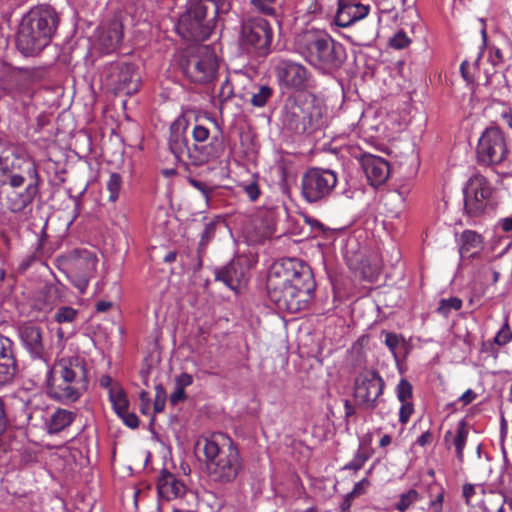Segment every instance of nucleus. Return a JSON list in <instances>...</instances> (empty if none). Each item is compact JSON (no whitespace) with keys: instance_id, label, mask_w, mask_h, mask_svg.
<instances>
[{"instance_id":"obj_6","label":"nucleus","mask_w":512,"mask_h":512,"mask_svg":"<svg viewBox=\"0 0 512 512\" xmlns=\"http://www.w3.org/2000/svg\"><path fill=\"white\" fill-rule=\"evenodd\" d=\"M47 368V391L61 402H75L88 389L86 359L80 355L62 356Z\"/></svg>"},{"instance_id":"obj_40","label":"nucleus","mask_w":512,"mask_h":512,"mask_svg":"<svg viewBox=\"0 0 512 512\" xmlns=\"http://www.w3.org/2000/svg\"><path fill=\"white\" fill-rule=\"evenodd\" d=\"M462 307V300L458 297L442 299L437 308V312L443 316H448L452 310L458 311Z\"/></svg>"},{"instance_id":"obj_2","label":"nucleus","mask_w":512,"mask_h":512,"mask_svg":"<svg viewBox=\"0 0 512 512\" xmlns=\"http://www.w3.org/2000/svg\"><path fill=\"white\" fill-rule=\"evenodd\" d=\"M4 191L7 208L12 213L24 211L39 192L40 175L36 162L20 147L0 141V186Z\"/></svg>"},{"instance_id":"obj_31","label":"nucleus","mask_w":512,"mask_h":512,"mask_svg":"<svg viewBox=\"0 0 512 512\" xmlns=\"http://www.w3.org/2000/svg\"><path fill=\"white\" fill-rule=\"evenodd\" d=\"M273 94L274 90L269 85L254 86L250 92V103L254 107H264Z\"/></svg>"},{"instance_id":"obj_13","label":"nucleus","mask_w":512,"mask_h":512,"mask_svg":"<svg viewBox=\"0 0 512 512\" xmlns=\"http://www.w3.org/2000/svg\"><path fill=\"white\" fill-rule=\"evenodd\" d=\"M385 382L375 370L360 373L354 382V398L359 408L374 410L380 403Z\"/></svg>"},{"instance_id":"obj_46","label":"nucleus","mask_w":512,"mask_h":512,"mask_svg":"<svg viewBox=\"0 0 512 512\" xmlns=\"http://www.w3.org/2000/svg\"><path fill=\"white\" fill-rule=\"evenodd\" d=\"M167 395L164 387L161 384L155 386V399L153 409L155 413H160L165 408Z\"/></svg>"},{"instance_id":"obj_12","label":"nucleus","mask_w":512,"mask_h":512,"mask_svg":"<svg viewBox=\"0 0 512 512\" xmlns=\"http://www.w3.org/2000/svg\"><path fill=\"white\" fill-rule=\"evenodd\" d=\"M493 188L481 174H473L463 188L464 210L469 217H477L491 204Z\"/></svg>"},{"instance_id":"obj_38","label":"nucleus","mask_w":512,"mask_h":512,"mask_svg":"<svg viewBox=\"0 0 512 512\" xmlns=\"http://www.w3.org/2000/svg\"><path fill=\"white\" fill-rule=\"evenodd\" d=\"M122 187V177L118 173H112L106 183V189L109 193L108 200L116 202L119 198Z\"/></svg>"},{"instance_id":"obj_36","label":"nucleus","mask_w":512,"mask_h":512,"mask_svg":"<svg viewBox=\"0 0 512 512\" xmlns=\"http://www.w3.org/2000/svg\"><path fill=\"white\" fill-rule=\"evenodd\" d=\"M65 286L60 282L46 284L44 296L49 303L61 302L65 296Z\"/></svg>"},{"instance_id":"obj_30","label":"nucleus","mask_w":512,"mask_h":512,"mask_svg":"<svg viewBox=\"0 0 512 512\" xmlns=\"http://www.w3.org/2000/svg\"><path fill=\"white\" fill-rule=\"evenodd\" d=\"M385 336L384 344L392 353L396 362L399 361L400 352L407 346L405 338L401 334L394 332L382 331Z\"/></svg>"},{"instance_id":"obj_37","label":"nucleus","mask_w":512,"mask_h":512,"mask_svg":"<svg viewBox=\"0 0 512 512\" xmlns=\"http://www.w3.org/2000/svg\"><path fill=\"white\" fill-rule=\"evenodd\" d=\"M78 310L70 306H61L54 314V320L58 324H68L76 321L78 317Z\"/></svg>"},{"instance_id":"obj_23","label":"nucleus","mask_w":512,"mask_h":512,"mask_svg":"<svg viewBox=\"0 0 512 512\" xmlns=\"http://www.w3.org/2000/svg\"><path fill=\"white\" fill-rule=\"evenodd\" d=\"M305 119V104L292 103L285 106L282 114V123L290 132L304 135L306 130L304 125Z\"/></svg>"},{"instance_id":"obj_27","label":"nucleus","mask_w":512,"mask_h":512,"mask_svg":"<svg viewBox=\"0 0 512 512\" xmlns=\"http://www.w3.org/2000/svg\"><path fill=\"white\" fill-rule=\"evenodd\" d=\"M75 418V412L63 408H57L46 420V430L51 435L58 434L68 428L74 422Z\"/></svg>"},{"instance_id":"obj_7","label":"nucleus","mask_w":512,"mask_h":512,"mask_svg":"<svg viewBox=\"0 0 512 512\" xmlns=\"http://www.w3.org/2000/svg\"><path fill=\"white\" fill-rule=\"evenodd\" d=\"M296 51L322 73L338 69L345 59L343 45L324 32H305L296 42Z\"/></svg>"},{"instance_id":"obj_52","label":"nucleus","mask_w":512,"mask_h":512,"mask_svg":"<svg viewBox=\"0 0 512 512\" xmlns=\"http://www.w3.org/2000/svg\"><path fill=\"white\" fill-rule=\"evenodd\" d=\"M368 485L369 481L366 478L362 479L361 481L357 482L353 490L350 493H348L349 496L355 498L364 494Z\"/></svg>"},{"instance_id":"obj_17","label":"nucleus","mask_w":512,"mask_h":512,"mask_svg":"<svg viewBox=\"0 0 512 512\" xmlns=\"http://www.w3.org/2000/svg\"><path fill=\"white\" fill-rule=\"evenodd\" d=\"M99 387L106 390L108 401L117 417L128 426V394L124 386L108 374L98 379Z\"/></svg>"},{"instance_id":"obj_53","label":"nucleus","mask_w":512,"mask_h":512,"mask_svg":"<svg viewBox=\"0 0 512 512\" xmlns=\"http://www.w3.org/2000/svg\"><path fill=\"white\" fill-rule=\"evenodd\" d=\"M193 384V377L188 373H181L175 379V385L185 389L186 387Z\"/></svg>"},{"instance_id":"obj_44","label":"nucleus","mask_w":512,"mask_h":512,"mask_svg":"<svg viewBox=\"0 0 512 512\" xmlns=\"http://www.w3.org/2000/svg\"><path fill=\"white\" fill-rule=\"evenodd\" d=\"M275 2L276 0H250L251 5L258 12L269 16L276 15Z\"/></svg>"},{"instance_id":"obj_5","label":"nucleus","mask_w":512,"mask_h":512,"mask_svg":"<svg viewBox=\"0 0 512 512\" xmlns=\"http://www.w3.org/2000/svg\"><path fill=\"white\" fill-rule=\"evenodd\" d=\"M59 15L50 4L33 6L21 19L16 33V48L26 57L37 56L52 41Z\"/></svg>"},{"instance_id":"obj_28","label":"nucleus","mask_w":512,"mask_h":512,"mask_svg":"<svg viewBox=\"0 0 512 512\" xmlns=\"http://www.w3.org/2000/svg\"><path fill=\"white\" fill-rule=\"evenodd\" d=\"M97 262L96 256L91 252H79L70 258L68 271L92 277L96 270Z\"/></svg>"},{"instance_id":"obj_45","label":"nucleus","mask_w":512,"mask_h":512,"mask_svg":"<svg viewBox=\"0 0 512 512\" xmlns=\"http://www.w3.org/2000/svg\"><path fill=\"white\" fill-rule=\"evenodd\" d=\"M368 458V454H366L361 449H358L353 459L350 462H348L343 469L358 471L364 466Z\"/></svg>"},{"instance_id":"obj_33","label":"nucleus","mask_w":512,"mask_h":512,"mask_svg":"<svg viewBox=\"0 0 512 512\" xmlns=\"http://www.w3.org/2000/svg\"><path fill=\"white\" fill-rule=\"evenodd\" d=\"M219 226H224V219L220 216L214 217L205 224L199 242L200 247H205L214 238Z\"/></svg>"},{"instance_id":"obj_64","label":"nucleus","mask_w":512,"mask_h":512,"mask_svg":"<svg viewBox=\"0 0 512 512\" xmlns=\"http://www.w3.org/2000/svg\"><path fill=\"white\" fill-rule=\"evenodd\" d=\"M112 307V303L109 301H98L96 303V311L97 312H106Z\"/></svg>"},{"instance_id":"obj_11","label":"nucleus","mask_w":512,"mask_h":512,"mask_svg":"<svg viewBox=\"0 0 512 512\" xmlns=\"http://www.w3.org/2000/svg\"><path fill=\"white\" fill-rule=\"evenodd\" d=\"M508 154L504 133L498 127L485 129L476 148L478 163L485 166L499 165L507 158Z\"/></svg>"},{"instance_id":"obj_8","label":"nucleus","mask_w":512,"mask_h":512,"mask_svg":"<svg viewBox=\"0 0 512 512\" xmlns=\"http://www.w3.org/2000/svg\"><path fill=\"white\" fill-rule=\"evenodd\" d=\"M178 65L183 75L190 82L206 84L215 78L218 60L210 46L193 45L180 54Z\"/></svg>"},{"instance_id":"obj_18","label":"nucleus","mask_w":512,"mask_h":512,"mask_svg":"<svg viewBox=\"0 0 512 512\" xmlns=\"http://www.w3.org/2000/svg\"><path fill=\"white\" fill-rule=\"evenodd\" d=\"M369 11L370 5L363 4L361 0H338L335 23L339 27L347 28L364 19Z\"/></svg>"},{"instance_id":"obj_10","label":"nucleus","mask_w":512,"mask_h":512,"mask_svg":"<svg viewBox=\"0 0 512 512\" xmlns=\"http://www.w3.org/2000/svg\"><path fill=\"white\" fill-rule=\"evenodd\" d=\"M337 182L335 171L318 167L309 168L301 178V194L307 202L317 203L331 195Z\"/></svg>"},{"instance_id":"obj_58","label":"nucleus","mask_w":512,"mask_h":512,"mask_svg":"<svg viewBox=\"0 0 512 512\" xmlns=\"http://www.w3.org/2000/svg\"><path fill=\"white\" fill-rule=\"evenodd\" d=\"M477 398V394L472 390H466L458 399L463 405H468L472 403Z\"/></svg>"},{"instance_id":"obj_49","label":"nucleus","mask_w":512,"mask_h":512,"mask_svg":"<svg viewBox=\"0 0 512 512\" xmlns=\"http://www.w3.org/2000/svg\"><path fill=\"white\" fill-rule=\"evenodd\" d=\"M389 43L393 48L403 49L409 45L410 39L407 37L405 32L399 31L390 39Z\"/></svg>"},{"instance_id":"obj_62","label":"nucleus","mask_w":512,"mask_h":512,"mask_svg":"<svg viewBox=\"0 0 512 512\" xmlns=\"http://www.w3.org/2000/svg\"><path fill=\"white\" fill-rule=\"evenodd\" d=\"M343 402L345 410V421L348 422L349 418L355 415L356 409L348 399H345Z\"/></svg>"},{"instance_id":"obj_20","label":"nucleus","mask_w":512,"mask_h":512,"mask_svg":"<svg viewBox=\"0 0 512 512\" xmlns=\"http://www.w3.org/2000/svg\"><path fill=\"white\" fill-rule=\"evenodd\" d=\"M17 369L13 341L0 334V388L11 383Z\"/></svg>"},{"instance_id":"obj_47","label":"nucleus","mask_w":512,"mask_h":512,"mask_svg":"<svg viewBox=\"0 0 512 512\" xmlns=\"http://www.w3.org/2000/svg\"><path fill=\"white\" fill-rule=\"evenodd\" d=\"M414 413V404L413 402H401V407L399 409V422L402 425L408 423L411 415Z\"/></svg>"},{"instance_id":"obj_43","label":"nucleus","mask_w":512,"mask_h":512,"mask_svg":"<svg viewBox=\"0 0 512 512\" xmlns=\"http://www.w3.org/2000/svg\"><path fill=\"white\" fill-rule=\"evenodd\" d=\"M189 183L193 188H195L196 190H198L201 193V195L204 197V199L206 201V204L209 205L210 200H211V195L215 191L216 187L211 186L206 182H203V181H200V180H197L194 178H190Z\"/></svg>"},{"instance_id":"obj_4","label":"nucleus","mask_w":512,"mask_h":512,"mask_svg":"<svg viewBox=\"0 0 512 512\" xmlns=\"http://www.w3.org/2000/svg\"><path fill=\"white\" fill-rule=\"evenodd\" d=\"M203 452L208 482L217 489L232 485L244 469L238 447L224 433H215L205 438Z\"/></svg>"},{"instance_id":"obj_39","label":"nucleus","mask_w":512,"mask_h":512,"mask_svg":"<svg viewBox=\"0 0 512 512\" xmlns=\"http://www.w3.org/2000/svg\"><path fill=\"white\" fill-rule=\"evenodd\" d=\"M395 393L400 402H411L413 386L407 379L401 378L395 388Z\"/></svg>"},{"instance_id":"obj_51","label":"nucleus","mask_w":512,"mask_h":512,"mask_svg":"<svg viewBox=\"0 0 512 512\" xmlns=\"http://www.w3.org/2000/svg\"><path fill=\"white\" fill-rule=\"evenodd\" d=\"M186 397L187 396H186L185 389L180 388L175 385V389L171 393L169 400L172 405H177L179 402L184 401L186 399Z\"/></svg>"},{"instance_id":"obj_3","label":"nucleus","mask_w":512,"mask_h":512,"mask_svg":"<svg viewBox=\"0 0 512 512\" xmlns=\"http://www.w3.org/2000/svg\"><path fill=\"white\" fill-rule=\"evenodd\" d=\"M187 129L188 122L184 117L177 118L170 126L169 149L179 162L201 166L222 156L225 145L220 129L210 135L208 127L195 124L191 131L192 145H189Z\"/></svg>"},{"instance_id":"obj_60","label":"nucleus","mask_w":512,"mask_h":512,"mask_svg":"<svg viewBox=\"0 0 512 512\" xmlns=\"http://www.w3.org/2000/svg\"><path fill=\"white\" fill-rule=\"evenodd\" d=\"M305 221L316 233L324 231V225L319 220L312 217H306Z\"/></svg>"},{"instance_id":"obj_48","label":"nucleus","mask_w":512,"mask_h":512,"mask_svg":"<svg viewBox=\"0 0 512 512\" xmlns=\"http://www.w3.org/2000/svg\"><path fill=\"white\" fill-rule=\"evenodd\" d=\"M512 338V332L510 330L509 324L506 321L503 327L498 331L496 336L494 337V342L498 345H505Z\"/></svg>"},{"instance_id":"obj_25","label":"nucleus","mask_w":512,"mask_h":512,"mask_svg":"<svg viewBox=\"0 0 512 512\" xmlns=\"http://www.w3.org/2000/svg\"><path fill=\"white\" fill-rule=\"evenodd\" d=\"M157 488L160 496L167 500L182 497L187 490L182 481L178 480L174 474L166 470L163 471L159 477Z\"/></svg>"},{"instance_id":"obj_1","label":"nucleus","mask_w":512,"mask_h":512,"mask_svg":"<svg viewBox=\"0 0 512 512\" xmlns=\"http://www.w3.org/2000/svg\"><path fill=\"white\" fill-rule=\"evenodd\" d=\"M266 288L269 300L279 310L297 313L308 306L316 283L309 265L297 258H285L271 266Z\"/></svg>"},{"instance_id":"obj_41","label":"nucleus","mask_w":512,"mask_h":512,"mask_svg":"<svg viewBox=\"0 0 512 512\" xmlns=\"http://www.w3.org/2000/svg\"><path fill=\"white\" fill-rule=\"evenodd\" d=\"M195 6H202L205 8V12H208L209 6L213 9L214 17L220 12L226 11V0H192L191 2Z\"/></svg>"},{"instance_id":"obj_54","label":"nucleus","mask_w":512,"mask_h":512,"mask_svg":"<svg viewBox=\"0 0 512 512\" xmlns=\"http://www.w3.org/2000/svg\"><path fill=\"white\" fill-rule=\"evenodd\" d=\"M8 425V417L3 399L0 398V436L5 432Z\"/></svg>"},{"instance_id":"obj_22","label":"nucleus","mask_w":512,"mask_h":512,"mask_svg":"<svg viewBox=\"0 0 512 512\" xmlns=\"http://www.w3.org/2000/svg\"><path fill=\"white\" fill-rule=\"evenodd\" d=\"M362 169L372 186L383 184L389 176V164L383 158L371 154L361 158Z\"/></svg>"},{"instance_id":"obj_57","label":"nucleus","mask_w":512,"mask_h":512,"mask_svg":"<svg viewBox=\"0 0 512 512\" xmlns=\"http://www.w3.org/2000/svg\"><path fill=\"white\" fill-rule=\"evenodd\" d=\"M140 84V74L136 73L132 69V65L130 64V95L132 92H137L139 90Z\"/></svg>"},{"instance_id":"obj_55","label":"nucleus","mask_w":512,"mask_h":512,"mask_svg":"<svg viewBox=\"0 0 512 512\" xmlns=\"http://www.w3.org/2000/svg\"><path fill=\"white\" fill-rule=\"evenodd\" d=\"M232 96H233L232 86L229 83V81L226 80L221 85L220 92H219V97L223 101H227V100L231 99Z\"/></svg>"},{"instance_id":"obj_16","label":"nucleus","mask_w":512,"mask_h":512,"mask_svg":"<svg viewBox=\"0 0 512 512\" xmlns=\"http://www.w3.org/2000/svg\"><path fill=\"white\" fill-rule=\"evenodd\" d=\"M275 71L279 82L286 88L302 91L310 86L311 74L305 66L288 59H280Z\"/></svg>"},{"instance_id":"obj_24","label":"nucleus","mask_w":512,"mask_h":512,"mask_svg":"<svg viewBox=\"0 0 512 512\" xmlns=\"http://www.w3.org/2000/svg\"><path fill=\"white\" fill-rule=\"evenodd\" d=\"M325 108L313 102L305 103L304 135L311 136L320 132L327 124Z\"/></svg>"},{"instance_id":"obj_61","label":"nucleus","mask_w":512,"mask_h":512,"mask_svg":"<svg viewBox=\"0 0 512 512\" xmlns=\"http://www.w3.org/2000/svg\"><path fill=\"white\" fill-rule=\"evenodd\" d=\"M431 441H432V433H431L430 431H426V432L422 433V434L418 437V439H417L416 443H417L418 445H420V446L424 447V446H426V445L430 444V443H431Z\"/></svg>"},{"instance_id":"obj_59","label":"nucleus","mask_w":512,"mask_h":512,"mask_svg":"<svg viewBox=\"0 0 512 512\" xmlns=\"http://www.w3.org/2000/svg\"><path fill=\"white\" fill-rule=\"evenodd\" d=\"M497 227L500 228L503 232L512 231V214L510 216L499 219L497 222Z\"/></svg>"},{"instance_id":"obj_26","label":"nucleus","mask_w":512,"mask_h":512,"mask_svg":"<svg viewBox=\"0 0 512 512\" xmlns=\"http://www.w3.org/2000/svg\"><path fill=\"white\" fill-rule=\"evenodd\" d=\"M124 36V26L122 23L113 22L107 29L99 35V45L101 49L109 54L116 51Z\"/></svg>"},{"instance_id":"obj_21","label":"nucleus","mask_w":512,"mask_h":512,"mask_svg":"<svg viewBox=\"0 0 512 512\" xmlns=\"http://www.w3.org/2000/svg\"><path fill=\"white\" fill-rule=\"evenodd\" d=\"M214 276L216 281L237 292L245 278V267L239 259H233L222 267L214 268Z\"/></svg>"},{"instance_id":"obj_35","label":"nucleus","mask_w":512,"mask_h":512,"mask_svg":"<svg viewBox=\"0 0 512 512\" xmlns=\"http://www.w3.org/2000/svg\"><path fill=\"white\" fill-rule=\"evenodd\" d=\"M420 499L421 496L417 490L409 489L400 495L399 501L395 504V509L399 512H405Z\"/></svg>"},{"instance_id":"obj_19","label":"nucleus","mask_w":512,"mask_h":512,"mask_svg":"<svg viewBox=\"0 0 512 512\" xmlns=\"http://www.w3.org/2000/svg\"><path fill=\"white\" fill-rule=\"evenodd\" d=\"M1 89L13 99L26 104L25 98L30 100L33 97L30 78L22 71L12 72L2 79Z\"/></svg>"},{"instance_id":"obj_14","label":"nucleus","mask_w":512,"mask_h":512,"mask_svg":"<svg viewBox=\"0 0 512 512\" xmlns=\"http://www.w3.org/2000/svg\"><path fill=\"white\" fill-rule=\"evenodd\" d=\"M206 18L205 8L191 3L189 9L180 16L176 30L184 39L194 41L205 40L209 37L212 29Z\"/></svg>"},{"instance_id":"obj_56","label":"nucleus","mask_w":512,"mask_h":512,"mask_svg":"<svg viewBox=\"0 0 512 512\" xmlns=\"http://www.w3.org/2000/svg\"><path fill=\"white\" fill-rule=\"evenodd\" d=\"M244 191L245 193L247 194V196L249 197V199L251 201H255L258 199L259 195H260V190H259V187L256 183H250L248 185H246L244 187Z\"/></svg>"},{"instance_id":"obj_15","label":"nucleus","mask_w":512,"mask_h":512,"mask_svg":"<svg viewBox=\"0 0 512 512\" xmlns=\"http://www.w3.org/2000/svg\"><path fill=\"white\" fill-rule=\"evenodd\" d=\"M20 343L30 358L39 360L48 367L49 351L44 342L42 327L33 323H24L18 329Z\"/></svg>"},{"instance_id":"obj_63","label":"nucleus","mask_w":512,"mask_h":512,"mask_svg":"<svg viewBox=\"0 0 512 512\" xmlns=\"http://www.w3.org/2000/svg\"><path fill=\"white\" fill-rule=\"evenodd\" d=\"M444 500L443 493H440L433 501H431L430 506L434 509V512H440L442 510V503Z\"/></svg>"},{"instance_id":"obj_34","label":"nucleus","mask_w":512,"mask_h":512,"mask_svg":"<svg viewBox=\"0 0 512 512\" xmlns=\"http://www.w3.org/2000/svg\"><path fill=\"white\" fill-rule=\"evenodd\" d=\"M255 230L260 238H269L273 236L275 232V223L273 221L272 214L265 213V215L260 219V223L256 222Z\"/></svg>"},{"instance_id":"obj_32","label":"nucleus","mask_w":512,"mask_h":512,"mask_svg":"<svg viewBox=\"0 0 512 512\" xmlns=\"http://www.w3.org/2000/svg\"><path fill=\"white\" fill-rule=\"evenodd\" d=\"M468 427L465 421H460L456 429V435L453 440V444L456 450L457 459L462 462L464 458V448L468 437Z\"/></svg>"},{"instance_id":"obj_42","label":"nucleus","mask_w":512,"mask_h":512,"mask_svg":"<svg viewBox=\"0 0 512 512\" xmlns=\"http://www.w3.org/2000/svg\"><path fill=\"white\" fill-rule=\"evenodd\" d=\"M67 277L70 283L78 290L80 294H84L89 286L90 276L68 271Z\"/></svg>"},{"instance_id":"obj_9","label":"nucleus","mask_w":512,"mask_h":512,"mask_svg":"<svg viewBox=\"0 0 512 512\" xmlns=\"http://www.w3.org/2000/svg\"><path fill=\"white\" fill-rule=\"evenodd\" d=\"M273 30L263 17H248L242 22L240 46L243 51L258 57H265L271 51Z\"/></svg>"},{"instance_id":"obj_50","label":"nucleus","mask_w":512,"mask_h":512,"mask_svg":"<svg viewBox=\"0 0 512 512\" xmlns=\"http://www.w3.org/2000/svg\"><path fill=\"white\" fill-rule=\"evenodd\" d=\"M476 485H473V484H465L463 485V488H462V495L465 499V503L468 505V506H473V503H472V497L476 494Z\"/></svg>"},{"instance_id":"obj_29","label":"nucleus","mask_w":512,"mask_h":512,"mask_svg":"<svg viewBox=\"0 0 512 512\" xmlns=\"http://www.w3.org/2000/svg\"><path fill=\"white\" fill-rule=\"evenodd\" d=\"M461 246L460 255L461 257H474L477 250L482 248L483 238L480 234L473 230H465L460 236Z\"/></svg>"}]
</instances>
